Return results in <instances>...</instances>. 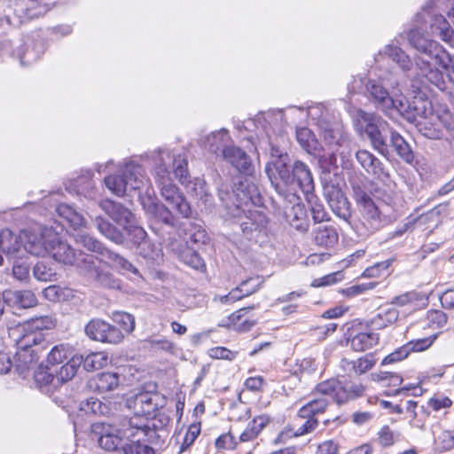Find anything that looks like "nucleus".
<instances>
[{
	"instance_id": "nucleus-44",
	"label": "nucleus",
	"mask_w": 454,
	"mask_h": 454,
	"mask_svg": "<svg viewBox=\"0 0 454 454\" xmlns=\"http://www.w3.org/2000/svg\"><path fill=\"white\" fill-rule=\"evenodd\" d=\"M144 437L148 435H137L134 438L125 439L127 442L122 444V451L124 454H155L153 448L142 443Z\"/></svg>"
},
{
	"instance_id": "nucleus-6",
	"label": "nucleus",
	"mask_w": 454,
	"mask_h": 454,
	"mask_svg": "<svg viewBox=\"0 0 454 454\" xmlns=\"http://www.w3.org/2000/svg\"><path fill=\"white\" fill-rule=\"evenodd\" d=\"M56 325V319L51 316H41L30 318L20 325L15 340L17 351L14 356V366L24 373L39 360L40 355L46 349L43 331L51 330Z\"/></svg>"
},
{
	"instance_id": "nucleus-33",
	"label": "nucleus",
	"mask_w": 454,
	"mask_h": 454,
	"mask_svg": "<svg viewBox=\"0 0 454 454\" xmlns=\"http://www.w3.org/2000/svg\"><path fill=\"white\" fill-rule=\"evenodd\" d=\"M400 312L394 307L380 309L379 312L370 319V325L373 329L380 330L395 324Z\"/></svg>"
},
{
	"instance_id": "nucleus-21",
	"label": "nucleus",
	"mask_w": 454,
	"mask_h": 454,
	"mask_svg": "<svg viewBox=\"0 0 454 454\" xmlns=\"http://www.w3.org/2000/svg\"><path fill=\"white\" fill-rule=\"evenodd\" d=\"M325 196L333 214L348 222L351 217L350 204L343 192L337 187L330 186L325 189Z\"/></svg>"
},
{
	"instance_id": "nucleus-42",
	"label": "nucleus",
	"mask_w": 454,
	"mask_h": 454,
	"mask_svg": "<svg viewBox=\"0 0 454 454\" xmlns=\"http://www.w3.org/2000/svg\"><path fill=\"white\" fill-rule=\"evenodd\" d=\"M270 420V417L265 414L255 417L247 424L246 429L240 434V441L249 442L257 437L260 432L269 424Z\"/></svg>"
},
{
	"instance_id": "nucleus-7",
	"label": "nucleus",
	"mask_w": 454,
	"mask_h": 454,
	"mask_svg": "<svg viewBox=\"0 0 454 454\" xmlns=\"http://www.w3.org/2000/svg\"><path fill=\"white\" fill-rule=\"evenodd\" d=\"M365 390L366 387L363 384L342 381L335 378L322 381L316 387V394L322 396L313 398L301 407L298 416L314 418L326 411L330 404L328 397L338 404H341L364 395Z\"/></svg>"
},
{
	"instance_id": "nucleus-23",
	"label": "nucleus",
	"mask_w": 454,
	"mask_h": 454,
	"mask_svg": "<svg viewBox=\"0 0 454 454\" xmlns=\"http://www.w3.org/2000/svg\"><path fill=\"white\" fill-rule=\"evenodd\" d=\"M99 207L117 224L122 226L124 230L136 220L134 214L129 209L113 200H102Z\"/></svg>"
},
{
	"instance_id": "nucleus-3",
	"label": "nucleus",
	"mask_w": 454,
	"mask_h": 454,
	"mask_svg": "<svg viewBox=\"0 0 454 454\" xmlns=\"http://www.w3.org/2000/svg\"><path fill=\"white\" fill-rule=\"evenodd\" d=\"M403 82L400 74L396 71H387L377 79L367 81L365 87L370 100L385 114L391 116L393 112L398 113L409 121L415 122L422 136L429 139H440L442 131L435 120L419 114L416 110L419 100L411 106L402 95Z\"/></svg>"
},
{
	"instance_id": "nucleus-25",
	"label": "nucleus",
	"mask_w": 454,
	"mask_h": 454,
	"mask_svg": "<svg viewBox=\"0 0 454 454\" xmlns=\"http://www.w3.org/2000/svg\"><path fill=\"white\" fill-rule=\"evenodd\" d=\"M356 158L361 167L369 174L379 179L388 177L382 162L367 150H358Z\"/></svg>"
},
{
	"instance_id": "nucleus-52",
	"label": "nucleus",
	"mask_w": 454,
	"mask_h": 454,
	"mask_svg": "<svg viewBox=\"0 0 454 454\" xmlns=\"http://www.w3.org/2000/svg\"><path fill=\"white\" fill-rule=\"evenodd\" d=\"M434 445L439 452L454 449V429L442 431L434 439Z\"/></svg>"
},
{
	"instance_id": "nucleus-45",
	"label": "nucleus",
	"mask_w": 454,
	"mask_h": 454,
	"mask_svg": "<svg viewBox=\"0 0 454 454\" xmlns=\"http://www.w3.org/2000/svg\"><path fill=\"white\" fill-rule=\"evenodd\" d=\"M307 114L317 125L319 130L323 129V124L327 126L331 123L330 113L322 104L308 106Z\"/></svg>"
},
{
	"instance_id": "nucleus-53",
	"label": "nucleus",
	"mask_w": 454,
	"mask_h": 454,
	"mask_svg": "<svg viewBox=\"0 0 454 454\" xmlns=\"http://www.w3.org/2000/svg\"><path fill=\"white\" fill-rule=\"evenodd\" d=\"M125 231H127V234L129 236L134 245H137L138 247L148 246V243L145 240V238L147 236L146 232L142 227L137 224L136 220H134L130 226H128L125 229Z\"/></svg>"
},
{
	"instance_id": "nucleus-60",
	"label": "nucleus",
	"mask_w": 454,
	"mask_h": 454,
	"mask_svg": "<svg viewBox=\"0 0 454 454\" xmlns=\"http://www.w3.org/2000/svg\"><path fill=\"white\" fill-rule=\"evenodd\" d=\"M391 261L386 260L383 262H377L371 267H368L363 272V277L365 278H379L387 273Z\"/></svg>"
},
{
	"instance_id": "nucleus-63",
	"label": "nucleus",
	"mask_w": 454,
	"mask_h": 454,
	"mask_svg": "<svg viewBox=\"0 0 454 454\" xmlns=\"http://www.w3.org/2000/svg\"><path fill=\"white\" fill-rule=\"evenodd\" d=\"M371 377L375 381H387L388 385L399 386L403 382V378L393 372H380L379 373H372Z\"/></svg>"
},
{
	"instance_id": "nucleus-13",
	"label": "nucleus",
	"mask_w": 454,
	"mask_h": 454,
	"mask_svg": "<svg viewBox=\"0 0 454 454\" xmlns=\"http://www.w3.org/2000/svg\"><path fill=\"white\" fill-rule=\"evenodd\" d=\"M49 255L59 263L74 265L85 272L95 271L94 257L76 251L67 242L61 240L56 232H54V242L51 245Z\"/></svg>"
},
{
	"instance_id": "nucleus-49",
	"label": "nucleus",
	"mask_w": 454,
	"mask_h": 454,
	"mask_svg": "<svg viewBox=\"0 0 454 454\" xmlns=\"http://www.w3.org/2000/svg\"><path fill=\"white\" fill-rule=\"evenodd\" d=\"M33 276L38 281L47 282L55 280L57 273L51 266L43 262H38L33 268Z\"/></svg>"
},
{
	"instance_id": "nucleus-38",
	"label": "nucleus",
	"mask_w": 454,
	"mask_h": 454,
	"mask_svg": "<svg viewBox=\"0 0 454 454\" xmlns=\"http://www.w3.org/2000/svg\"><path fill=\"white\" fill-rule=\"evenodd\" d=\"M72 356H78L74 353V348L68 343H61L54 346L47 356V363L51 365L62 364L69 360Z\"/></svg>"
},
{
	"instance_id": "nucleus-64",
	"label": "nucleus",
	"mask_w": 454,
	"mask_h": 454,
	"mask_svg": "<svg viewBox=\"0 0 454 454\" xmlns=\"http://www.w3.org/2000/svg\"><path fill=\"white\" fill-rule=\"evenodd\" d=\"M169 423V418L163 412H159L154 415L152 420H149L150 425V432L146 434L151 437V434L154 433V431L161 430L165 428Z\"/></svg>"
},
{
	"instance_id": "nucleus-17",
	"label": "nucleus",
	"mask_w": 454,
	"mask_h": 454,
	"mask_svg": "<svg viewBox=\"0 0 454 454\" xmlns=\"http://www.w3.org/2000/svg\"><path fill=\"white\" fill-rule=\"evenodd\" d=\"M85 333L91 340L110 344H118L123 340V334L117 327L100 319L90 320Z\"/></svg>"
},
{
	"instance_id": "nucleus-15",
	"label": "nucleus",
	"mask_w": 454,
	"mask_h": 454,
	"mask_svg": "<svg viewBox=\"0 0 454 454\" xmlns=\"http://www.w3.org/2000/svg\"><path fill=\"white\" fill-rule=\"evenodd\" d=\"M165 402L164 396L157 392L141 390L129 396L126 404L133 411L132 417L145 419L150 427L148 417L152 416L159 408L163 407Z\"/></svg>"
},
{
	"instance_id": "nucleus-29",
	"label": "nucleus",
	"mask_w": 454,
	"mask_h": 454,
	"mask_svg": "<svg viewBox=\"0 0 454 454\" xmlns=\"http://www.w3.org/2000/svg\"><path fill=\"white\" fill-rule=\"evenodd\" d=\"M3 299L9 306L24 309L34 307L37 302L35 294L30 291L4 290Z\"/></svg>"
},
{
	"instance_id": "nucleus-14",
	"label": "nucleus",
	"mask_w": 454,
	"mask_h": 454,
	"mask_svg": "<svg viewBox=\"0 0 454 454\" xmlns=\"http://www.w3.org/2000/svg\"><path fill=\"white\" fill-rule=\"evenodd\" d=\"M320 130L325 146L330 151V164L336 163V157L339 155L343 160L351 154V140L343 128L338 124L331 122L327 126L323 124Z\"/></svg>"
},
{
	"instance_id": "nucleus-27",
	"label": "nucleus",
	"mask_w": 454,
	"mask_h": 454,
	"mask_svg": "<svg viewBox=\"0 0 454 454\" xmlns=\"http://www.w3.org/2000/svg\"><path fill=\"white\" fill-rule=\"evenodd\" d=\"M416 110L419 111V114L426 117L430 115L431 120H435L440 128L442 126L448 130H454V118L449 111H443L441 114H436L433 111L432 105L427 100H419Z\"/></svg>"
},
{
	"instance_id": "nucleus-1",
	"label": "nucleus",
	"mask_w": 454,
	"mask_h": 454,
	"mask_svg": "<svg viewBox=\"0 0 454 454\" xmlns=\"http://www.w3.org/2000/svg\"><path fill=\"white\" fill-rule=\"evenodd\" d=\"M454 6V0H427L413 18V27L407 32L409 44L418 52L414 57L418 78L412 80V87L419 90L422 86L433 85L441 91L452 95V81L442 70H447L450 57L448 51L436 41L425 35L426 24L430 21V33L442 41L450 43L454 29L439 11Z\"/></svg>"
},
{
	"instance_id": "nucleus-54",
	"label": "nucleus",
	"mask_w": 454,
	"mask_h": 454,
	"mask_svg": "<svg viewBox=\"0 0 454 454\" xmlns=\"http://www.w3.org/2000/svg\"><path fill=\"white\" fill-rule=\"evenodd\" d=\"M437 338V334H432L428 337L411 340L405 345L408 353L422 352L429 348Z\"/></svg>"
},
{
	"instance_id": "nucleus-62",
	"label": "nucleus",
	"mask_w": 454,
	"mask_h": 454,
	"mask_svg": "<svg viewBox=\"0 0 454 454\" xmlns=\"http://www.w3.org/2000/svg\"><path fill=\"white\" fill-rule=\"evenodd\" d=\"M114 320L127 333H131L135 328L134 317L129 313L115 312L114 313Z\"/></svg>"
},
{
	"instance_id": "nucleus-34",
	"label": "nucleus",
	"mask_w": 454,
	"mask_h": 454,
	"mask_svg": "<svg viewBox=\"0 0 454 454\" xmlns=\"http://www.w3.org/2000/svg\"><path fill=\"white\" fill-rule=\"evenodd\" d=\"M376 364L372 354H368L355 361H349L346 358L340 361V366L345 372L353 371L356 374L361 375L370 371Z\"/></svg>"
},
{
	"instance_id": "nucleus-47",
	"label": "nucleus",
	"mask_w": 454,
	"mask_h": 454,
	"mask_svg": "<svg viewBox=\"0 0 454 454\" xmlns=\"http://www.w3.org/2000/svg\"><path fill=\"white\" fill-rule=\"evenodd\" d=\"M102 262L111 263L114 266L127 272H132L135 274L137 273V268L131 262L109 249L107 250Z\"/></svg>"
},
{
	"instance_id": "nucleus-8",
	"label": "nucleus",
	"mask_w": 454,
	"mask_h": 454,
	"mask_svg": "<svg viewBox=\"0 0 454 454\" xmlns=\"http://www.w3.org/2000/svg\"><path fill=\"white\" fill-rule=\"evenodd\" d=\"M149 432L150 427L146 420L139 417L124 418L119 426L104 422H96L91 425V433L97 437L98 445L107 451L122 448L125 439L141 434L146 435Z\"/></svg>"
},
{
	"instance_id": "nucleus-39",
	"label": "nucleus",
	"mask_w": 454,
	"mask_h": 454,
	"mask_svg": "<svg viewBox=\"0 0 454 454\" xmlns=\"http://www.w3.org/2000/svg\"><path fill=\"white\" fill-rule=\"evenodd\" d=\"M94 223L98 231L106 239L115 244H122L124 236L122 232L102 216H96Z\"/></svg>"
},
{
	"instance_id": "nucleus-28",
	"label": "nucleus",
	"mask_w": 454,
	"mask_h": 454,
	"mask_svg": "<svg viewBox=\"0 0 454 454\" xmlns=\"http://www.w3.org/2000/svg\"><path fill=\"white\" fill-rule=\"evenodd\" d=\"M252 309V307L242 308L233 312L227 318L223 319L219 324V326L232 329L237 332L249 331L254 325V322L244 318V316L248 310Z\"/></svg>"
},
{
	"instance_id": "nucleus-36",
	"label": "nucleus",
	"mask_w": 454,
	"mask_h": 454,
	"mask_svg": "<svg viewBox=\"0 0 454 454\" xmlns=\"http://www.w3.org/2000/svg\"><path fill=\"white\" fill-rule=\"evenodd\" d=\"M82 363V356H72L59 371H55V380L58 387L72 380Z\"/></svg>"
},
{
	"instance_id": "nucleus-37",
	"label": "nucleus",
	"mask_w": 454,
	"mask_h": 454,
	"mask_svg": "<svg viewBox=\"0 0 454 454\" xmlns=\"http://www.w3.org/2000/svg\"><path fill=\"white\" fill-rule=\"evenodd\" d=\"M313 238L317 245L332 247L338 242V233L333 226L319 225L313 230Z\"/></svg>"
},
{
	"instance_id": "nucleus-41",
	"label": "nucleus",
	"mask_w": 454,
	"mask_h": 454,
	"mask_svg": "<svg viewBox=\"0 0 454 454\" xmlns=\"http://www.w3.org/2000/svg\"><path fill=\"white\" fill-rule=\"evenodd\" d=\"M379 336L374 333H359L349 340L350 347L356 352H363L372 348L378 343Z\"/></svg>"
},
{
	"instance_id": "nucleus-9",
	"label": "nucleus",
	"mask_w": 454,
	"mask_h": 454,
	"mask_svg": "<svg viewBox=\"0 0 454 454\" xmlns=\"http://www.w3.org/2000/svg\"><path fill=\"white\" fill-rule=\"evenodd\" d=\"M5 247L8 259H24L28 254L35 257H45L50 254L51 245L54 242V231L48 228L39 231H21L19 234H6Z\"/></svg>"
},
{
	"instance_id": "nucleus-35",
	"label": "nucleus",
	"mask_w": 454,
	"mask_h": 454,
	"mask_svg": "<svg viewBox=\"0 0 454 454\" xmlns=\"http://www.w3.org/2000/svg\"><path fill=\"white\" fill-rule=\"evenodd\" d=\"M445 209L442 205H438L434 208L428 210L427 213L422 214L416 220V224L419 227H422L424 230H427L431 233L435 228H437L442 223V211Z\"/></svg>"
},
{
	"instance_id": "nucleus-18",
	"label": "nucleus",
	"mask_w": 454,
	"mask_h": 454,
	"mask_svg": "<svg viewBox=\"0 0 454 454\" xmlns=\"http://www.w3.org/2000/svg\"><path fill=\"white\" fill-rule=\"evenodd\" d=\"M290 159L288 158L287 168L290 173V183L288 184V189H293V184H296L305 196L310 195L314 192V178L309 167L301 160H295L292 165V170L288 166Z\"/></svg>"
},
{
	"instance_id": "nucleus-58",
	"label": "nucleus",
	"mask_w": 454,
	"mask_h": 454,
	"mask_svg": "<svg viewBox=\"0 0 454 454\" xmlns=\"http://www.w3.org/2000/svg\"><path fill=\"white\" fill-rule=\"evenodd\" d=\"M43 53V45L40 43L36 47H27L22 55L20 56L21 66H29L37 61Z\"/></svg>"
},
{
	"instance_id": "nucleus-43",
	"label": "nucleus",
	"mask_w": 454,
	"mask_h": 454,
	"mask_svg": "<svg viewBox=\"0 0 454 454\" xmlns=\"http://www.w3.org/2000/svg\"><path fill=\"white\" fill-rule=\"evenodd\" d=\"M44 298L52 302L69 301L74 296L73 289L59 285H51L43 291Z\"/></svg>"
},
{
	"instance_id": "nucleus-57",
	"label": "nucleus",
	"mask_w": 454,
	"mask_h": 454,
	"mask_svg": "<svg viewBox=\"0 0 454 454\" xmlns=\"http://www.w3.org/2000/svg\"><path fill=\"white\" fill-rule=\"evenodd\" d=\"M200 434V426L199 424H192L184 437L183 442L181 443L178 453L182 454L185 450H187L194 442L196 438Z\"/></svg>"
},
{
	"instance_id": "nucleus-48",
	"label": "nucleus",
	"mask_w": 454,
	"mask_h": 454,
	"mask_svg": "<svg viewBox=\"0 0 454 454\" xmlns=\"http://www.w3.org/2000/svg\"><path fill=\"white\" fill-rule=\"evenodd\" d=\"M108 363L107 356L103 352L91 353L82 356V363L86 371H94L106 366Z\"/></svg>"
},
{
	"instance_id": "nucleus-32",
	"label": "nucleus",
	"mask_w": 454,
	"mask_h": 454,
	"mask_svg": "<svg viewBox=\"0 0 454 454\" xmlns=\"http://www.w3.org/2000/svg\"><path fill=\"white\" fill-rule=\"evenodd\" d=\"M74 239L77 245L83 247L88 251L98 254L100 256V261L104 260L108 249L93 236L81 230L74 234Z\"/></svg>"
},
{
	"instance_id": "nucleus-61",
	"label": "nucleus",
	"mask_w": 454,
	"mask_h": 454,
	"mask_svg": "<svg viewBox=\"0 0 454 454\" xmlns=\"http://www.w3.org/2000/svg\"><path fill=\"white\" fill-rule=\"evenodd\" d=\"M419 299L420 296L418 293L410 292L395 297L392 303L399 306L410 305L411 309H416Z\"/></svg>"
},
{
	"instance_id": "nucleus-26",
	"label": "nucleus",
	"mask_w": 454,
	"mask_h": 454,
	"mask_svg": "<svg viewBox=\"0 0 454 454\" xmlns=\"http://www.w3.org/2000/svg\"><path fill=\"white\" fill-rule=\"evenodd\" d=\"M384 56L388 57L392 61L396 63L403 72H409L412 68L413 62L411 59L397 45L391 43L387 44L378 52V54L375 55V62L379 63Z\"/></svg>"
},
{
	"instance_id": "nucleus-31",
	"label": "nucleus",
	"mask_w": 454,
	"mask_h": 454,
	"mask_svg": "<svg viewBox=\"0 0 454 454\" xmlns=\"http://www.w3.org/2000/svg\"><path fill=\"white\" fill-rule=\"evenodd\" d=\"M253 278H249L241 282V284L233 288L228 294L226 295H219L214 298V301H219L222 303H232L237 301L241 300L244 297H247L254 293H255L258 289V286L254 285L253 286H248V285L253 281Z\"/></svg>"
},
{
	"instance_id": "nucleus-59",
	"label": "nucleus",
	"mask_w": 454,
	"mask_h": 454,
	"mask_svg": "<svg viewBox=\"0 0 454 454\" xmlns=\"http://www.w3.org/2000/svg\"><path fill=\"white\" fill-rule=\"evenodd\" d=\"M447 315L441 310H429L427 314V325L433 329H440L447 324Z\"/></svg>"
},
{
	"instance_id": "nucleus-51",
	"label": "nucleus",
	"mask_w": 454,
	"mask_h": 454,
	"mask_svg": "<svg viewBox=\"0 0 454 454\" xmlns=\"http://www.w3.org/2000/svg\"><path fill=\"white\" fill-rule=\"evenodd\" d=\"M188 192L192 196L202 200L204 203L208 202L211 198V195L207 192L205 181L200 178H195L194 181L189 183Z\"/></svg>"
},
{
	"instance_id": "nucleus-11",
	"label": "nucleus",
	"mask_w": 454,
	"mask_h": 454,
	"mask_svg": "<svg viewBox=\"0 0 454 454\" xmlns=\"http://www.w3.org/2000/svg\"><path fill=\"white\" fill-rule=\"evenodd\" d=\"M116 173L104 178L106 187L117 196H123L128 190H138L149 182L144 168L133 160H125L115 166Z\"/></svg>"
},
{
	"instance_id": "nucleus-12",
	"label": "nucleus",
	"mask_w": 454,
	"mask_h": 454,
	"mask_svg": "<svg viewBox=\"0 0 454 454\" xmlns=\"http://www.w3.org/2000/svg\"><path fill=\"white\" fill-rule=\"evenodd\" d=\"M354 198L361 207L364 224L371 231L379 230L395 217L393 207L388 203L376 205L370 195L359 186L354 187Z\"/></svg>"
},
{
	"instance_id": "nucleus-2",
	"label": "nucleus",
	"mask_w": 454,
	"mask_h": 454,
	"mask_svg": "<svg viewBox=\"0 0 454 454\" xmlns=\"http://www.w3.org/2000/svg\"><path fill=\"white\" fill-rule=\"evenodd\" d=\"M267 126L265 136L258 137L254 143V150L267 151L270 148L272 160L266 164L265 171L277 193L283 200L284 215L286 221L298 231H306L309 221L304 206L294 191L288 189L290 173L287 168L288 154L282 153L276 145L278 137H282L284 114L281 110H270L262 116Z\"/></svg>"
},
{
	"instance_id": "nucleus-24",
	"label": "nucleus",
	"mask_w": 454,
	"mask_h": 454,
	"mask_svg": "<svg viewBox=\"0 0 454 454\" xmlns=\"http://www.w3.org/2000/svg\"><path fill=\"white\" fill-rule=\"evenodd\" d=\"M141 202L145 214L150 219L163 223L167 225H174L175 217L165 205L149 196L147 198H142Z\"/></svg>"
},
{
	"instance_id": "nucleus-20",
	"label": "nucleus",
	"mask_w": 454,
	"mask_h": 454,
	"mask_svg": "<svg viewBox=\"0 0 454 454\" xmlns=\"http://www.w3.org/2000/svg\"><path fill=\"white\" fill-rule=\"evenodd\" d=\"M232 143V138L226 129L213 131L200 138L204 149L215 154L216 159L223 158V152Z\"/></svg>"
},
{
	"instance_id": "nucleus-10",
	"label": "nucleus",
	"mask_w": 454,
	"mask_h": 454,
	"mask_svg": "<svg viewBox=\"0 0 454 454\" xmlns=\"http://www.w3.org/2000/svg\"><path fill=\"white\" fill-rule=\"evenodd\" d=\"M145 158L153 162L155 182L171 180L174 174L182 184H186L188 162L184 153L164 147L147 153Z\"/></svg>"
},
{
	"instance_id": "nucleus-50",
	"label": "nucleus",
	"mask_w": 454,
	"mask_h": 454,
	"mask_svg": "<svg viewBox=\"0 0 454 454\" xmlns=\"http://www.w3.org/2000/svg\"><path fill=\"white\" fill-rule=\"evenodd\" d=\"M87 412H91L95 415L109 416L112 413V406L109 403H104L101 400L90 397L87 400L85 407L83 408Z\"/></svg>"
},
{
	"instance_id": "nucleus-30",
	"label": "nucleus",
	"mask_w": 454,
	"mask_h": 454,
	"mask_svg": "<svg viewBox=\"0 0 454 454\" xmlns=\"http://www.w3.org/2000/svg\"><path fill=\"white\" fill-rule=\"evenodd\" d=\"M296 139L301 148L308 153L321 156L320 153L324 148L309 129L306 127L298 128L296 129Z\"/></svg>"
},
{
	"instance_id": "nucleus-5",
	"label": "nucleus",
	"mask_w": 454,
	"mask_h": 454,
	"mask_svg": "<svg viewBox=\"0 0 454 454\" xmlns=\"http://www.w3.org/2000/svg\"><path fill=\"white\" fill-rule=\"evenodd\" d=\"M353 122L356 130L360 135L365 134L372 148L381 155H388L385 137L389 133L391 145L396 153L408 163L413 160L414 156L409 144L400 134L392 130L388 123L379 114L357 109L353 115Z\"/></svg>"
},
{
	"instance_id": "nucleus-56",
	"label": "nucleus",
	"mask_w": 454,
	"mask_h": 454,
	"mask_svg": "<svg viewBox=\"0 0 454 454\" xmlns=\"http://www.w3.org/2000/svg\"><path fill=\"white\" fill-rule=\"evenodd\" d=\"M306 199L310 205V210L314 222L322 223L327 220V213L324 206L317 201V199L313 195V192L310 193L309 197L306 196Z\"/></svg>"
},
{
	"instance_id": "nucleus-16",
	"label": "nucleus",
	"mask_w": 454,
	"mask_h": 454,
	"mask_svg": "<svg viewBox=\"0 0 454 454\" xmlns=\"http://www.w3.org/2000/svg\"><path fill=\"white\" fill-rule=\"evenodd\" d=\"M160 190V195L167 203L182 217L188 218L192 214L190 204L183 193L171 180L156 182Z\"/></svg>"
},
{
	"instance_id": "nucleus-46",
	"label": "nucleus",
	"mask_w": 454,
	"mask_h": 454,
	"mask_svg": "<svg viewBox=\"0 0 454 454\" xmlns=\"http://www.w3.org/2000/svg\"><path fill=\"white\" fill-rule=\"evenodd\" d=\"M55 379V372L48 366L41 365L35 372V380L40 387H51L57 389L58 386Z\"/></svg>"
},
{
	"instance_id": "nucleus-4",
	"label": "nucleus",
	"mask_w": 454,
	"mask_h": 454,
	"mask_svg": "<svg viewBox=\"0 0 454 454\" xmlns=\"http://www.w3.org/2000/svg\"><path fill=\"white\" fill-rule=\"evenodd\" d=\"M219 198L223 202L230 216L241 217L247 211L248 215L240 223L242 232L248 239H256L258 234L265 232L268 226L267 216L258 209H250L249 206L260 207L262 198L257 186L247 180L240 181L239 185L230 192L223 185L219 188Z\"/></svg>"
},
{
	"instance_id": "nucleus-22",
	"label": "nucleus",
	"mask_w": 454,
	"mask_h": 454,
	"mask_svg": "<svg viewBox=\"0 0 454 454\" xmlns=\"http://www.w3.org/2000/svg\"><path fill=\"white\" fill-rule=\"evenodd\" d=\"M122 382L121 375L117 372L98 373L89 381L90 388L98 394H106L116 390Z\"/></svg>"
},
{
	"instance_id": "nucleus-19",
	"label": "nucleus",
	"mask_w": 454,
	"mask_h": 454,
	"mask_svg": "<svg viewBox=\"0 0 454 454\" xmlns=\"http://www.w3.org/2000/svg\"><path fill=\"white\" fill-rule=\"evenodd\" d=\"M221 160L231 165L239 173L252 175L254 172V167L250 156L233 143L224 149Z\"/></svg>"
},
{
	"instance_id": "nucleus-40",
	"label": "nucleus",
	"mask_w": 454,
	"mask_h": 454,
	"mask_svg": "<svg viewBox=\"0 0 454 454\" xmlns=\"http://www.w3.org/2000/svg\"><path fill=\"white\" fill-rule=\"evenodd\" d=\"M59 216L65 219L74 231H78L82 227L86 226L84 217L76 212L71 206L61 203L56 208Z\"/></svg>"
},
{
	"instance_id": "nucleus-55",
	"label": "nucleus",
	"mask_w": 454,
	"mask_h": 454,
	"mask_svg": "<svg viewBox=\"0 0 454 454\" xmlns=\"http://www.w3.org/2000/svg\"><path fill=\"white\" fill-rule=\"evenodd\" d=\"M13 261L12 276L20 282H27L30 279V267L22 259H11Z\"/></svg>"
}]
</instances>
